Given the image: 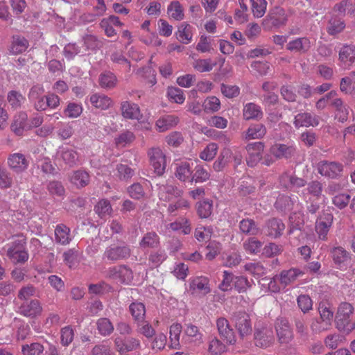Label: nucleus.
<instances>
[{"label":"nucleus","mask_w":355,"mask_h":355,"mask_svg":"<svg viewBox=\"0 0 355 355\" xmlns=\"http://www.w3.org/2000/svg\"><path fill=\"white\" fill-rule=\"evenodd\" d=\"M287 16L284 8L275 6L271 9L266 18L263 20V29L270 31L273 28L284 26L287 21Z\"/></svg>","instance_id":"nucleus-1"},{"label":"nucleus","mask_w":355,"mask_h":355,"mask_svg":"<svg viewBox=\"0 0 355 355\" xmlns=\"http://www.w3.org/2000/svg\"><path fill=\"white\" fill-rule=\"evenodd\" d=\"M353 310L352 304L347 302L341 303L338 308L336 328L343 334H348L352 331L349 317Z\"/></svg>","instance_id":"nucleus-2"},{"label":"nucleus","mask_w":355,"mask_h":355,"mask_svg":"<svg viewBox=\"0 0 355 355\" xmlns=\"http://www.w3.org/2000/svg\"><path fill=\"white\" fill-rule=\"evenodd\" d=\"M275 338L272 327L270 326H261L255 327L254 332V341L257 347L268 348L273 345Z\"/></svg>","instance_id":"nucleus-3"},{"label":"nucleus","mask_w":355,"mask_h":355,"mask_svg":"<svg viewBox=\"0 0 355 355\" xmlns=\"http://www.w3.org/2000/svg\"><path fill=\"white\" fill-rule=\"evenodd\" d=\"M131 255V249L127 244L122 245H111L108 246L103 254V257L112 261L127 259Z\"/></svg>","instance_id":"nucleus-4"},{"label":"nucleus","mask_w":355,"mask_h":355,"mask_svg":"<svg viewBox=\"0 0 355 355\" xmlns=\"http://www.w3.org/2000/svg\"><path fill=\"white\" fill-rule=\"evenodd\" d=\"M232 320L239 332V336L243 338L252 333V325L249 315L244 311L235 312L232 315Z\"/></svg>","instance_id":"nucleus-5"},{"label":"nucleus","mask_w":355,"mask_h":355,"mask_svg":"<svg viewBox=\"0 0 355 355\" xmlns=\"http://www.w3.org/2000/svg\"><path fill=\"white\" fill-rule=\"evenodd\" d=\"M275 329L278 341L281 344H288L293 338V332L288 320L286 318L280 317L275 321Z\"/></svg>","instance_id":"nucleus-6"},{"label":"nucleus","mask_w":355,"mask_h":355,"mask_svg":"<svg viewBox=\"0 0 355 355\" xmlns=\"http://www.w3.org/2000/svg\"><path fill=\"white\" fill-rule=\"evenodd\" d=\"M148 155L150 158V164L154 168V172L158 175H162L166 168L165 155L159 148L150 149Z\"/></svg>","instance_id":"nucleus-7"},{"label":"nucleus","mask_w":355,"mask_h":355,"mask_svg":"<svg viewBox=\"0 0 355 355\" xmlns=\"http://www.w3.org/2000/svg\"><path fill=\"white\" fill-rule=\"evenodd\" d=\"M355 62V45L343 46L338 52V64L344 69H349Z\"/></svg>","instance_id":"nucleus-8"},{"label":"nucleus","mask_w":355,"mask_h":355,"mask_svg":"<svg viewBox=\"0 0 355 355\" xmlns=\"http://www.w3.org/2000/svg\"><path fill=\"white\" fill-rule=\"evenodd\" d=\"M285 230V225L283 221L277 218H272L267 220L263 226L264 234L273 239L279 238Z\"/></svg>","instance_id":"nucleus-9"},{"label":"nucleus","mask_w":355,"mask_h":355,"mask_svg":"<svg viewBox=\"0 0 355 355\" xmlns=\"http://www.w3.org/2000/svg\"><path fill=\"white\" fill-rule=\"evenodd\" d=\"M216 325L221 339L227 345H234L236 342V336L229 322L224 318H220L216 321Z\"/></svg>","instance_id":"nucleus-10"},{"label":"nucleus","mask_w":355,"mask_h":355,"mask_svg":"<svg viewBox=\"0 0 355 355\" xmlns=\"http://www.w3.org/2000/svg\"><path fill=\"white\" fill-rule=\"evenodd\" d=\"M263 148V143L261 141L253 142L247 145L246 150L249 154L247 163L249 166H255L261 160Z\"/></svg>","instance_id":"nucleus-11"},{"label":"nucleus","mask_w":355,"mask_h":355,"mask_svg":"<svg viewBox=\"0 0 355 355\" xmlns=\"http://www.w3.org/2000/svg\"><path fill=\"white\" fill-rule=\"evenodd\" d=\"M271 153L277 159H289L296 153L294 145L275 144L270 148Z\"/></svg>","instance_id":"nucleus-12"},{"label":"nucleus","mask_w":355,"mask_h":355,"mask_svg":"<svg viewBox=\"0 0 355 355\" xmlns=\"http://www.w3.org/2000/svg\"><path fill=\"white\" fill-rule=\"evenodd\" d=\"M19 313L29 318H35L40 315L42 311V307L37 300H31L30 302H25L19 307Z\"/></svg>","instance_id":"nucleus-13"},{"label":"nucleus","mask_w":355,"mask_h":355,"mask_svg":"<svg viewBox=\"0 0 355 355\" xmlns=\"http://www.w3.org/2000/svg\"><path fill=\"white\" fill-rule=\"evenodd\" d=\"M158 186V196L159 200L165 202L171 201L174 198L180 197L182 191L177 187L171 184H162Z\"/></svg>","instance_id":"nucleus-14"},{"label":"nucleus","mask_w":355,"mask_h":355,"mask_svg":"<svg viewBox=\"0 0 355 355\" xmlns=\"http://www.w3.org/2000/svg\"><path fill=\"white\" fill-rule=\"evenodd\" d=\"M321 322H320V331H324L331 325L333 311L331 306L327 302H321L318 307Z\"/></svg>","instance_id":"nucleus-15"},{"label":"nucleus","mask_w":355,"mask_h":355,"mask_svg":"<svg viewBox=\"0 0 355 355\" xmlns=\"http://www.w3.org/2000/svg\"><path fill=\"white\" fill-rule=\"evenodd\" d=\"M10 168L15 173H20L26 170L28 162L21 153H14L8 159Z\"/></svg>","instance_id":"nucleus-16"},{"label":"nucleus","mask_w":355,"mask_h":355,"mask_svg":"<svg viewBox=\"0 0 355 355\" xmlns=\"http://www.w3.org/2000/svg\"><path fill=\"white\" fill-rule=\"evenodd\" d=\"M189 288L192 294L200 293L202 295H205L211 291L209 279L202 276L193 278L190 282Z\"/></svg>","instance_id":"nucleus-17"},{"label":"nucleus","mask_w":355,"mask_h":355,"mask_svg":"<svg viewBox=\"0 0 355 355\" xmlns=\"http://www.w3.org/2000/svg\"><path fill=\"white\" fill-rule=\"evenodd\" d=\"M318 124V117L315 114H313L311 113H300L295 116L294 125L297 128L303 126H317Z\"/></svg>","instance_id":"nucleus-18"},{"label":"nucleus","mask_w":355,"mask_h":355,"mask_svg":"<svg viewBox=\"0 0 355 355\" xmlns=\"http://www.w3.org/2000/svg\"><path fill=\"white\" fill-rule=\"evenodd\" d=\"M349 263V253L341 247L334 248V268L345 270Z\"/></svg>","instance_id":"nucleus-19"},{"label":"nucleus","mask_w":355,"mask_h":355,"mask_svg":"<svg viewBox=\"0 0 355 355\" xmlns=\"http://www.w3.org/2000/svg\"><path fill=\"white\" fill-rule=\"evenodd\" d=\"M302 274V272L297 268H291L289 270H282L279 275H276L273 279L279 281L280 284L286 287L288 284L293 283L297 277Z\"/></svg>","instance_id":"nucleus-20"},{"label":"nucleus","mask_w":355,"mask_h":355,"mask_svg":"<svg viewBox=\"0 0 355 355\" xmlns=\"http://www.w3.org/2000/svg\"><path fill=\"white\" fill-rule=\"evenodd\" d=\"M60 155L64 164L70 168L77 166L80 162L78 153L72 148H62Z\"/></svg>","instance_id":"nucleus-21"},{"label":"nucleus","mask_w":355,"mask_h":355,"mask_svg":"<svg viewBox=\"0 0 355 355\" xmlns=\"http://www.w3.org/2000/svg\"><path fill=\"white\" fill-rule=\"evenodd\" d=\"M160 239L155 232L146 233L139 241V247L141 249H155L159 246Z\"/></svg>","instance_id":"nucleus-22"},{"label":"nucleus","mask_w":355,"mask_h":355,"mask_svg":"<svg viewBox=\"0 0 355 355\" xmlns=\"http://www.w3.org/2000/svg\"><path fill=\"white\" fill-rule=\"evenodd\" d=\"M348 173L342 164L334 162V185L338 184V188H343L348 184Z\"/></svg>","instance_id":"nucleus-23"},{"label":"nucleus","mask_w":355,"mask_h":355,"mask_svg":"<svg viewBox=\"0 0 355 355\" xmlns=\"http://www.w3.org/2000/svg\"><path fill=\"white\" fill-rule=\"evenodd\" d=\"M90 102L96 108L107 110L110 107L113 102L112 99L106 95L94 94L90 96Z\"/></svg>","instance_id":"nucleus-24"},{"label":"nucleus","mask_w":355,"mask_h":355,"mask_svg":"<svg viewBox=\"0 0 355 355\" xmlns=\"http://www.w3.org/2000/svg\"><path fill=\"white\" fill-rule=\"evenodd\" d=\"M117 78L112 72L106 71L99 76L98 83L100 86L104 89H112L117 84Z\"/></svg>","instance_id":"nucleus-25"},{"label":"nucleus","mask_w":355,"mask_h":355,"mask_svg":"<svg viewBox=\"0 0 355 355\" xmlns=\"http://www.w3.org/2000/svg\"><path fill=\"white\" fill-rule=\"evenodd\" d=\"M26 120L27 115L24 112L20 113L15 117L14 121L11 125V129L17 135H21L24 130H28L30 128L27 124Z\"/></svg>","instance_id":"nucleus-26"},{"label":"nucleus","mask_w":355,"mask_h":355,"mask_svg":"<svg viewBox=\"0 0 355 355\" xmlns=\"http://www.w3.org/2000/svg\"><path fill=\"white\" fill-rule=\"evenodd\" d=\"M121 110L123 117L127 119H138L139 116V108L135 103L128 101L123 102L121 105Z\"/></svg>","instance_id":"nucleus-27"},{"label":"nucleus","mask_w":355,"mask_h":355,"mask_svg":"<svg viewBox=\"0 0 355 355\" xmlns=\"http://www.w3.org/2000/svg\"><path fill=\"white\" fill-rule=\"evenodd\" d=\"M28 45V42L26 38L16 35L12 37V42L9 50L12 54H19L24 52Z\"/></svg>","instance_id":"nucleus-28"},{"label":"nucleus","mask_w":355,"mask_h":355,"mask_svg":"<svg viewBox=\"0 0 355 355\" xmlns=\"http://www.w3.org/2000/svg\"><path fill=\"white\" fill-rule=\"evenodd\" d=\"M239 229L242 233L250 236H255L258 234L260 231L254 220L250 218L241 220L239 223Z\"/></svg>","instance_id":"nucleus-29"},{"label":"nucleus","mask_w":355,"mask_h":355,"mask_svg":"<svg viewBox=\"0 0 355 355\" xmlns=\"http://www.w3.org/2000/svg\"><path fill=\"white\" fill-rule=\"evenodd\" d=\"M129 311L137 322H143L146 315L145 305L141 302H135L130 304Z\"/></svg>","instance_id":"nucleus-30"},{"label":"nucleus","mask_w":355,"mask_h":355,"mask_svg":"<svg viewBox=\"0 0 355 355\" xmlns=\"http://www.w3.org/2000/svg\"><path fill=\"white\" fill-rule=\"evenodd\" d=\"M70 229L64 224L58 225L55 230V241L62 245L69 243L71 238L69 237Z\"/></svg>","instance_id":"nucleus-31"},{"label":"nucleus","mask_w":355,"mask_h":355,"mask_svg":"<svg viewBox=\"0 0 355 355\" xmlns=\"http://www.w3.org/2000/svg\"><path fill=\"white\" fill-rule=\"evenodd\" d=\"M266 133V128L262 123H254L250 125L245 138L248 139L262 138Z\"/></svg>","instance_id":"nucleus-32"},{"label":"nucleus","mask_w":355,"mask_h":355,"mask_svg":"<svg viewBox=\"0 0 355 355\" xmlns=\"http://www.w3.org/2000/svg\"><path fill=\"white\" fill-rule=\"evenodd\" d=\"M193 171L191 170L190 164L187 162H182L177 164L175 170V177L180 181L185 182L189 178H191Z\"/></svg>","instance_id":"nucleus-33"},{"label":"nucleus","mask_w":355,"mask_h":355,"mask_svg":"<svg viewBox=\"0 0 355 355\" xmlns=\"http://www.w3.org/2000/svg\"><path fill=\"white\" fill-rule=\"evenodd\" d=\"M71 182L77 187H84L89 182V175L86 171L78 170L73 172Z\"/></svg>","instance_id":"nucleus-34"},{"label":"nucleus","mask_w":355,"mask_h":355,"mask_svg":"<svg viewBox=\"0 0 355 355\" xmlns=\"http://www.w3.org/2000/svg\"><path fill=\"white\" fill-rule=\"evenodd\" d=\"M210 178V173L203 166L198 165L196 166L192 174L191 182L197 183H203L208 181Z\"/></svg>","instance_id":"nucleus-35"},{"label":"nucleus","mask_w":355,"mask_h":355,"mask_svg":"<svg viewBox=\"0 0 355 355\" xmlns=\"http://www.w3.org/2000/svg\"><path fill=\"white\" fill-rule=\"evenodd\" d=\"M213 202L212 200H205L197 202V213L200 218H207L212 213Z\"/></svg>","instance_id":"nucleus-36"},{"label":"nucleus","mask_w":355,"mask_h":355,"mask_svg":"<svg viewBox=\"0 0 355 355\" xmlns=\"http://www.w3.org/2000/svg\"><path fill=\"white\" fill-rule=\"evenodd\" d=\"M348 116V109L343 102L340 99H334V118L339 121L343 122L347 120Z\"/></svg>","instance_id":"nucleus-37"},{"label":"nucleus","mask_w":355,"mask_h":355,"mask_svg":"<svg viewBox=\"0 0 355 355\" xmlns=\"http://www.w3.org/2000/svg\"><path fill=\"white\" fill-rule=\"evenodd\" d=\"M309 40L306 38H297L295 40L290 42L287 44V49L291 51L305 52L308 50L309 47Z\"/></svg>","instance_id":"nucleus-38"},{"label":"nucleus","mask_w":355,"mask_h":355,"mask_svg":"<svg viewBox=\"0 0 355 355\" xmlns=\"http://www.w3.org/2000/svg\"><path fill=\"white\" fill-rule=\"evenodd\" d=\"M98 333L103 336L110 335L114 331V326L108 318H101L96 321Z\"/></svg>","instance_id":"nucleus-39"},{"label":"nucleus","mask_w":355,"mask_h":355,"mask_svg":"<svg viewBox=\"0 0 355 355\" xmlns=\"http://www.w3.org/2000/svg\"><path fill=\"white\" fill-rule=\"evenodd\" d=\"M262 114L260 107L254 103H250L244 107L243 116L247 120L261 117Z\"/></svg>","instance_id":"nucleus-40"},{"label":"nucleus","mask_w":355,"mask_h":355,"mask_svg":"<svg viewBox=\"0 0 355 355\" xmlns=\"http://www.w3.org/2000/svg\"><path fill=\"white\" fill-rule=\"evenodd\" d=\"M46 189L52 196L63 197L65 194V189L62 183L58 180L49 181L46 185Z\"/></svg>","instance_id":"nucleus-41"},{"label":"nucleus","mask_w":355,"mask_h":355,"mask_svg":"<svg viewBox=\"0 0 355 355\" xmlns=\"http://www.w3.org/2000/svg\"><path fill=\"white\" fill-rule=\"evenodd\" d=\"M346 10H347V13L350 15H354L355 12V6L347 0L342 1L334 7V13L336 12H338V16L345 15Z\"/></svg>","instance_id":"nucleus-42"},{"label":"nucleus","mask_w":355,"mask_h":355,"mask_svg":"<svg viewBox=\"0 0 355 355\" xmlns=\"http://www.w3.org/2000/svg\"><path fill=\"white\" fill-rule=\"evenodd\" d=\"M192 37L191 26L186 23H182L178 28V38L181 42L188 44Z\"/></svg>","instance_id":"nucleus-43"},{"label":"nucleus","mask_w":355,"mask_h":355,"mask_svg":"<svg viewBox=\"0 0 355 355\" xmlns=\"http://www.w3.org/2000/svg\"><path fill=\"white\" fill-rule=\"evenodd\" d=\"M168 12L171 13V16L175 20L180 21L184 18L183 9L178 1L171 3L168 7Z\"/></svg>","instance_id":"nucleus-44"},{"label":"nucleus","mask_w":355,"mask_h":355,"mask_svg":"<svg viewBox=\"0 0 355 355\" xmlns=\"http://www.w3.org/2000/svg\"><path fill=\"white\" fill-rule=\"evenodd\" d=\"M82 112L81 105L76 103H69L64 110L65 116L69 118H77Z\"/></svg>","instance_id":"nucleus-45"},{"label":"nucleus","mask_w":355,"mask_h":355,"mask_svg":"<svg viewBox=\"0 0 355 355\" xmlns=\"http://www.w3.org/2000/svg\"><path fill=\"white\" fill-rule=\"evenodd\" d=\"M94 211L101 218H103L105 215L110 214L112 211V207L110 201L105 199L100 200L97 205H95Z\"/></svg>","instance_id":"nucleus-46"},{"label":"nucleus","mask_w":355,"mask_h":355,"mask_svg":"<svg viewBox=\"0 0 355 355\" xmlns=\"http://www.w3.org/2000/svg\"><path fill=\"white\" fill-rule=\"evenodd\" d=\"M218 146L215 143H211L200 154V157L205 161L211 160L216 155Z\"/></svg>","instance_id":"nucleus-47"},{"label":"nucleus","mask_w":355,"mask_h":355,"mask_svg":"<svg viewBox=\"0 0 355 355\" xmlns=\"http://www.w3.org/2000/svg\"><path fill=\"white\" fill-rule=\"evenodd\" d=\"M43 350L44 347L38 343L22 346V353L24 355H40Z\"/></svg>","instance_id":"nucleus-48"},{"label":"nucleus","mask_w":355,"mask_h":355,"mask_svg":"<svg viewBox=\"0 0 355 355\" xmlns=\"http://www.w3.org/2000/svg\"><path fill=\"white\" fill-rule=\"evenodd\" d=\"M113 270L118 273V277H120L123 282H129L132 278V272L125 265H121L119 268H113Z\"/></svg>","instance_id":"nucleus-49"},{"label":"nucleus","mask_w":355,"mask_h":355,"mask_svg":"<svg viewBox=\"0 0 355 355\" xmlns=\"http://www.w3.org/2000/svg\"><path fill=\"white\" fill-rule=\"evenodd\" d=\"M251 2L254 17H261L266 12L267 1L266 0H252Z\"/></svg>","instance_id":"nucleus-50"},{"label":"nucleus","mask_w":355,"mask_h":355,"mask_svg":"<svg viewBox=\"0 0 355 355\" xmlns=\"http://www.w3.org/2000/svg\"><path fill=\"white\" fill-rule=\"evenodd\" d=\"M40 168L44 173L47 175H55L58 173L56 164H53L51 159L47 157L42 159Z\"/></svg>","instance_id":"nucleus-51"},{"label":"nucleus","mask_w":355,"mask_h":355,"mask_svg":"<svg viewBox=\"0 0 355 355\" xmlns=\"http://www.w3.org/2000/svg\"><path fill=\"white\" fill-rule=\"evenodd\" d=\"M234 286L239 293H244L252 286V284L246 277L236 276Z\"/></svg>","instance_id":"nucleus-52"},{"label":"nucleus","mask_w":355,"mask_h":355,"mask_svg":"<svg viewBox=\"0 0 355 355\" xmlns=\"http://www.w3.org/2000/svg\"><path fill=\"white\" fill-rule=\"evenodd\" d=\"M210 62V59H198L193 62V67L200 72L210 71L216 65V63L211 64Z\"/></svg>","instance_id":"nucleus-53"},{"label":"nucleus","mask_w":355,"mask_h":355,"mask_svg":"<svg viewBox=\"0 0 355 355\" xmlns=\"http://www.w3.org/2000/svg\"><path fill=\"white\" fill-rule=\"evenodd\" d=\"M293 202L290 197L281 196L277 198L275 206L277 209L282 211L291 210L293 208Z\"/></svg>","instance_id":"nucleus-54"},{"label":"nucleus","mask_w":355,"mask_h":355,"mask_svg":"<svg viewBox=\"0 0 355 355\" xmlns=\"http://www.w3.org/2000/svg\"><path fill=\"white\" fill-rule=\"evenodd\" d=\"M26 239L23 236H17L11 243L7 250V254H11L14 252H19L25 250Z\"/></svg>","instance_id":"nucleus-55"},{"label":"nucleus","mask_w":355,"mask_h":355,"mask_svg":"<svg viewBox=\"0 0 355 355\" xmlns=\"http://www.w3.org/2000/svg\"><path fill=\"white\" fill-rule=\"evenodd\" d=\"M226 350L225 345L217 338H214L209 343V352L212 354H220Z\"/></svg>","instance_id":"nucleus-56"},{"label":"nucleus","mask_w":355,"mask_h":355,"mask_svg":"<svg viewBox=\"0 0 355 355\" xmlns=\"http://www.w3.org/2000/svg\"><path fill=\"white\" fill-rule=\"evenodd\" d=\"M24 100V96L17 91L12 90L8 94V103L13 108L19 107Z\"/></svg>","instance_id":"nucleus-57"},{"label":"nucleus","mask_w":355,"mask_h":355,"mask_svg":"<svg viewBox=\"0 0 355 355\" xmlns=\"http://www.w3.org/2000/svg\"><path fill=\"white\" fill-rule=\"evenodd\" d=\"M118 176L121 180H128L134 175V171L126 164H120L116 167Z\"/></svg>","instance_id":"nucleus-58"},{"label":"nucleus","mask_w":355,"mask_h":355,"mask_svg":"<svg viewBox=\"0 0 355 355\" xmlns=\"http://www.w3.org/2000/svg\"><path fill=\"white\" fill-rule=\"evenodd\" d=\"M283 251V247L275 243H270L263 250V254L267 257H275Z\"/></svg>","instance_id":"nucleus-59"},{"label":"nucleus","mask_w":355,"mask_h":355,"mask_svg":"<svg viewBox=\"0 0 355 355\" xmlns=\"http://www.w3.org/2000/svg\"><path fill=\"white\" fill-rule=\"evenodd\" d=\"M8 257L14 263H24L28 259V252L24 250L19 252H14L11 254H6Z\"/></svg>","instance_id":"nucleus-60"},{"label":"nucleus","mask_w":355,"mask_h":355,"mask_svg":"<svg viewBox=\"0 0 355 355\" xmlns=\"http://www.w3.org/2000/svg\"><path fill=\"white\" fill-rule=\"evenodd\" d=\"M280 93L283 98L288 102H295L297 100V96L291 86H282Z\"/></svg>","instance_id":"nucleus-61"},{"label":"nucleus","mask_w":355,"mask_h":355,"mask_svg":"<svg viewBox=\"0 0 355 355\" xmlns=\"http://www.w3.org/2000/svg\"><path fill=\"white\" fill-rule=\"evenodd\" d=\"M138 332L145 336L146 338H151L155 335V330L153 327L147 321L144 320L143 322H137Z\"/></svg>","instance_id":"nucleus-62"},{"label":"nucleus","mask_w":355,"mask_h":355,"mask_svg":"<svg viewBox=\"0 0 355 355\" xmlns=\"http://www.w3.org/2000/svg\"><path fill=\"white\" fill-rule=\"evenodd\" d=\"M203 106L205 110H209L211 112H217L220 107V102L219 99L216 96H211L207 98L204 103Z\"/></svg>","instance_id":"nucleus-63"},{"label":"nucleus","mask_w":355,"mask_h":355,"mask_svg":"<svg viewBox=\"0 0 355 355\" xmlns=\"http://www.w3.org/2000/svg\"><path fill=\"white\" fill-rule=\"evenodd\" d=\"M262 243L254 237L250 238L248 242L244 243L245 249L254 254L259 252Z\"/></svg>","instance_id":"nucleus-64"}]
</instances>
